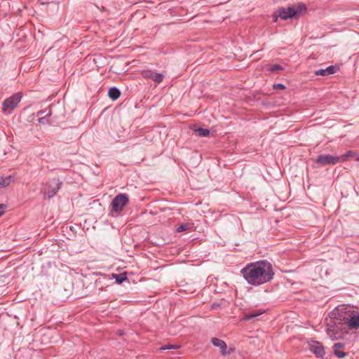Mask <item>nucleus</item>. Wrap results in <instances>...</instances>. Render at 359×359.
Segmentation results:
<instances>
[{
	"label": "nucleus",
	"instance_id": "obj_1",
	"mask_svg": "<svg viewBox=\"0 0 359 359\" xmlns=\"http://www.w3.org/2000/svg\"><path fill=\"white\" fill-rule=\"evenodd\" d=\"M241 274L249 285L257 287L271 282L275 272L271 262L263 259L248 263L241 270Z\"/></svg>",
	"mask_w": 359,
	"mask_h": 359
},
{
	"label": "nucleus",
	"instance_id": "obj_2",
	"mask_svg": "<svg viewBox=\"0 0 359 359\" xmlns=\"http://www.w3.org/2000/svg\"><path fill=\"white\" fill-rule=\"evenodd\" d=\"M344 308H336L326 318V333L333 340L341 339L348 332Z\"/></svg>",
	"mask_w": 359,
	"mask_h": 359
},
{
	"label": "nucleus",
	"instance_id": "obj_3",
	"mask_svg": "<svg viewBox=\"0 0 359 359\" xmlns=\"http://www.w3.org/2000/svg\"><path fill=\"white\" fill-rule=\"evenodd\" d=\"M306 10V7L304 4H299V10L295 9L294 7L279 8L273 14V21L277 22L278 18H280L283 20L295 18L297 15L300 14L302 11Z\"/></svg>",
	"mask_w": 359,
	"mask_h": 359
},
{
	"label": "nucleus",
	"instance_id": "obj_4",
	"mask_svg": "<svg viewBox=\"0 0 359 359\" xmlns=\"http://www.w3.org/2000/svg\"><path fill=\"white\" fill-rule=\"evenodd\" d=\"M348 331L357 330L359 327V313L351 308H344Z\"/></svg>",
	"mask_w": 359,
	"mask_h": 359
},
{
	"label": "nucleus",
	"instance_id": "obj_5",
	"mask_svg": "<svg viewBox=\"0 0 359 359\" xmlns=\"http://www.w3.org/2000/svg\"><path fill=\"white\" fill-rule=\"evenodd\" d=\"M21 98V94L20 93H17L6 99L3 102V111L11 114L13 109L18 107Z\"/></svg>",
	"mask_w": 359,
	"mask_h": 359
},
{
	"label": "nucleus",
	"instance_id": "obj_6",
	"mask_svg": "<svg viewBox=\"0 0 359 359\" xmlns=\"http://www.w3.org/2000/svg\"><path fill=\"white\" fill-rule=\"evenodd\" d=\"M129 203V198L126 194H119L116 196L111 203V209L116 212H120Z\"/></svg>",
	"mask_w": 359,
	"mask_h": 359
},
{
	"label": "nucleus",
	"instance_id": "obj_7",
	"mask_svg": "<svg viewBox=\"0 0 359 359\" xmlns=\"http://www.w3.org/2000/svg\"><path fill=\"white\" fill-rule=\"evenodd\" d=\"M210 342L214 346L219 348V353L222 356L229 355L235 351L234 348H228L226 342L219 338L212 337L210 339Z\"/></svg>",
	"mask_w": 359,
	"mask_h": 359
},
{
	"label": "nucleus",
	"instance_id": "obj_8",
	"mask_svg": "<svg viewBox=\"0 0 359 359\" xmlns=\"http://www.w3.org/2000/svg\"><path fill=\"white\" fill-rule=\"evenodd\" d=\"M340 162L338 156L330 154H320L315 160V163L320 166H325L328 165H336Z\"/></svg>",
	"mask_w": 359,
	"mask_h": 359
},
{
	"label": "nucleus",
	"instance_id": "obj_9",
	"mask_svg": "<svg viewBox=\"0 0 359 359\" xmlns=\"http://www.w3.org/2000/svg\"><path fill=\"white\" fill-rule=\"evenodd\" d=\"M52 183L54 184V186L53 187L52 185H49L48 189L43 192L44 199L49 200L52 198L55 195H56L62 185V182L58 178L53 179Z\"/></svg>",
	"mask_w": 359,
	"mask_h": 359
},
{
	"label": "nucleus",
	"instance_id": "obj_10",
	"mask_svg": "<svg viewBox=\"0 0 359 359\" xmlns=\"http://www.w3.org/2000/svg\"><path fill=\"white\" fill-rule=\"evenodd\" d=\"M140 75L142 78L145 79H151L156 83H161L165 78V76L163 74L158 73L149 69L141 70Z\"/></svg>",
	"mask_w": 359,
	"mask_h": 359
},
{
	"label": "nucleus",
	"instance_id": "obj_11",
	"mask_svg": "<svg viewBox=\"0 0 359 359\" xmlns=\"http://www.w3.org/2000/svg\"><path fill=\"white\" fill-rule=\"evenodd\" d=\"M309 345L310 351L313 352L316 355V357L319 358H323L325 352L321 343L316 341H311Z\"/></svg>",
	"mask_w": 359,
	"mask_h": 359
},
{
	"label": "nucleus",
	"instance_id": "obj_12",
	"mask_svg": "<svg viewBox=\"0 0 359 359\" xmlns=\"http://www.w3.org/2000/svg\"><path fill=\"white\" fill-rule=\"evenodd\" d=\"M338 69H339V68L337 67L331 65L325 69H320L316 70L314 72V74L316 76H329V75L336 73Z\"/></svg>",
	"mask_w": 359,
	"mask_h": 359
},
{
	"label": "nucleus",
	"instance_id": "obj_13",
	"mask_svg": "<svg viewBox=\"0 0 359 359\" xmlns=\"http://www.w3.org/2000/svg\"><path fill=\"white\" fill-rule=\"evenodd\" d=\"M344 347V343L337 342L334 344L333 346L334 354L339 358H344L347 355V353L341 350Z\"/></svg>",
	"mask_w": 359,
	"mask_h": 359
},
{
	"label": "nucleus",
	"instance_id": "obj_14",
	"mask_svg": "<svg viewBox=\"0 0 359 359\" xmlns=\"http://www.w3.org/2000/svg\"><path fill=\"white\" fill-rule=\"evenodd\" d=\"M265 312L264 310L263 309H260V310H258V311H251V312H249V313H244V315L243 316L241 320H250L255 318H257L259 316L262 315V313H264Z\"/></svg>",
	"mask_w": 359,
	"mask_h": 359
},
{
	"label": "nucleus",
	"instance_id": "obj_15",
	"mask_svg": "<svg viewBox=\"0 0 359 359\" xmlns=\"http://www.w3.org/2000/svg\"><path fill=\"white\" fill-rule=\"evenodd\" d=\"M108 95L112 100H116L120 97L121 91L116 87H111L108 91Z\"/></svg>",
	"mask_w": 359,
	"mask_h": 359
},
{
	"label": "nucleus",
	"instance_id": "obj_16",
	"mask_svg": "<svg viewBox=\"0 0 359 359\" xmlns=\"http://www.w3.org/2000/svg\"><path fill=\"white\" fill-rule=\"evenodd\" d=\"M13 180V179L11 175H9L6 177H0V188H4L8 187Z\"/></svg>",
	"mask_w": 359,
	"mask_h": 359
},
{
	"label": "nucleus",
	"instance_id": "obj_17",
	"mask_svg": "<svg viewBox=\"0 0 359 359\" xmlns=\"http://www.w3.org/2000/svg\"><path fill=\"white\" fill-rule=\"evenodd\" d=\"M114 278L116 279L117 283L121 284L126 280V273H122L120 274H113Z\"/></svg>",
	"mask_w": 359,
	"mask_h": 359
},
{
	"label": "nucleus",
	"instance_id": "obj_18",
	"mask_svg": "<svg viewBox=\"0 0 359 359\" xmlns=\"http://www.w3.org/2000/svg\"><path fill=\"white\" fill-rule=\"evenodd\" d=\"M195 131L201 137H207L210 135V130L207 128H198Z\"/></svg>",
	"mask_w": 359,
	"mask_h": 359
},
{
	"label": "nucleus",
	"instance_id": "obj_19",
	"mask_svg": "<svg viewBox=\"0 0 359 359\" xmlns=\"http://www.w3.org/2000/svg\"><path fill=\"white\" fill-rule=\"evenodd\" d=\"M191 226H192V224L190 223H183L177 227V231L182 232V231H184L187 230H189L191 229Z\"/></svg>",
	"mask_w": 359,
	"mask_h": 359
},
{
	"label": "nucleus",
	"instance_id": "obj_20",
	"mask_svg": "<svg viewBox=\"0 0 359 359\" xmlns=\"http://www.w3.org/2000/svg\"><path fill=\"white\" fill-rule=\"evenodd\" d=\"M180 345L177 344H166L159 348L161 351L165 350H171V349H179L180 348Z\"/></svg>",
	"mask_w": 359,
	"mask_h": 359
},
{
	"label": "nucleus",
	"instance_id": "obj_21",
	"mask_svg": "<svg viewBox=\"0 0 359 359\" xmlns=\"http://www.w3.org/2000/svg\"><path fill=\"white\" fill-rule=\"evenodd\" d=\"M283 69V67L278 64L273 65H271L268 71L271 73L278 72L279 71H281Z\"/></svg>",
	"mask_w": 359,
	"mask_h": 359
},
{
	"label": "nucleus",
	"instance_id": "obj_22",
	"mask_svg": "<svg viewBox=\"0 0 359 359\" xmlns=\"http://www.w3.org/2000/svg\"><path fill=\"white\" fill-rule=\"evenodd\" d=\"M354 152L353 151H348L345 154L341 156H338V158H340V162L345 161L348 157L353 156Z\"/></svg>",
	"mask_w": 359,
	"mask_h": 359
},
{
	"label": "nucleus",
	"instance_id": "obj_23",
	"mask_svg": "<svg viewBox=\"0 0 359 359\" xmlns=\"http://www.w3.org/2000/svg\"><path fill=\"white\" fill-rule=\"evenodd\" d=\"M50 116H51V111L50 110L49 112L46 116H42V117L39 118V123H41V124L49 123L48 117Z\"/></svg>",
	"mask_w": 359,
	"mask_h": 359
},
{
	"label": "nucleus",
	"instance_id": "obj_24",
	"mask_svg": "<svg viewBox=\"0 0 359 359\" xmlns=\"http://www.w3.org/2000/svg\"><path fill=\"white\" fill-rule=\"evenodd\" d=\"M273 88L274 90H285L286 88V86L282 83H275L273 86Z\"/></svg>",
	"mask_w": 359,
	"mask_h": 359
},
{
	"label": "nucleus",
	"instance_id": "obj_25",
	"mask_svg": "<svg viewBox=\"0 0 359 359\" xmlns=\"http://www.w3.org/2000/svg\"><path fill=\"white\" fill-rule=\"evenodd\" d=\"M7 206L5 204H0V217L4 213Z\"/></svg>",
	"mask_w": 359,
	"mask_h": 359
},
{
	"label": "nucleus",
	"instance_id": "obj_26",
	"mask_svg": "<svg viewBox=\"0 0 359 359\" xmlns=\"http://www.w3.org/2000/svg\"><path fill=\"white\" fill-rule=\"evenodd\" d=\"M45 113V111L43 110H41L38 112V114L37 116H41L43 115V114Z\"/></svg>",
	"mask_w": 359,
	"mask_h": 359
},
{
	"label": "nucleus",
	"instance_id": "obj_27",
	"mask_svg": "<svg viewBox=\"0 0 359 359\" xmlns=\"http://www.w3.org/2000/svg\"><path fill=\"white\" fill-rule=\"evenodd\" d=\"M118 333L119 336H122L123 334V331L119 330H118Z\"/></svg>",
	"mask_w": 359,
	"mask_h": 359
}]
</instances>
